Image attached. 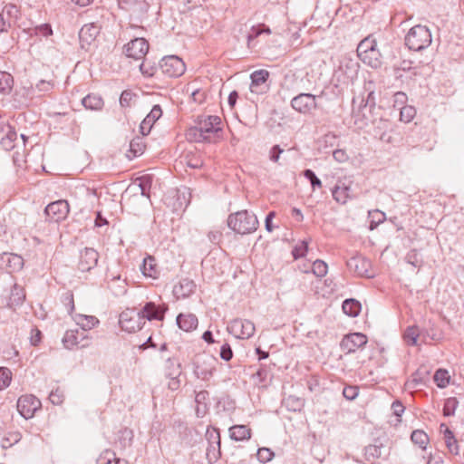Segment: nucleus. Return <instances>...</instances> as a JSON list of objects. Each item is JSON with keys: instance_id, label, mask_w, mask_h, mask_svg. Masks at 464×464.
<instances>
[{"instance_id": "1", "label": "nucleus", "mask_w": 464, "mask_h": 464, "mask_svg": "<svg viewBox=\"0 0 464 464\" xmlns=\"http://www.w3.org/2000/svg\"><path fill=\"white\" fill-rule=\"evenodd\" d=\"M221 119L216 115L198 117L196 126L188 131V137L195 141H211L212 137L222 131Z\"/></svg>"}, {"instance_id": "2", "label": "nucleus", "mask_w": 464, "mask_h": 464, "mask_svg": "<svg viewBox=\"0 0 464 464\" xmlns=\"http://www.w3.org/2000/svg\"><path fill=\"white\" fill-rule=\"evenodd\" d=\"M258 224L256 216L247 210H241L230 214L227 218V226L229 228L240 235L255 232L257 229Z\"/></svg>"}, {"instance_id": "3", "label": "nucleus", "mask_w": 464, "mask_h": 464, "mask_svg": "<svg viewBox=\"0 0 464 464\" xmlns=\"http://www.w3.org/2000/svg\"><path fill=\"white\" fill-rule=\"evenodd\" d=\"M218 360L207 353H198L192 359L193 373L202 381H208L217 371Z\"/></svg>"}, {"instance_id": "4", "label": "nucleus", "mask_w": 464, "mask_h": 464, "mask_svg": "<svg viewBox=\"0 0 464 464\" xmlns=\"http://www.w3.org/2000/svg\"><path fill=\"white\" fill-rule=\"evenodd\" d=\"M431 42L432 38L430 29L421 24L411 27L405 36L406 46L415 52L428 48Z\"/></svg>"}, {"instance_id": "5", "label": "nucleus", "mask_w": 464, "mask_h": 464, "mask_svg": "<svg viewBox=\"0 0 464 464\" xmlns=\"http://www.w3.org/2000/svg\"><path fill=\"white\" fill-rule=\"evenodd\" d=\"M160 69L163 74L170 78L181 76L186 70L185 63L176 55L165 56L160 62Z\"/></svg>"}, {"instance_id": "6", "label": "nucleus", "mask_w": 464, "mask_h": 464, "mask_svg": "<svg viewBox=\"0 0 464 464\" xmlns=\"http://www.w3.org/2000/svg\"><path fill=\"white\" fill-rule=\"evenodd\" d=\"M255 324L249 320L234 319L229 322L227 331L239 339H249L255 334Z\"/></svg>"}, {"instance_id": "7", "label": "nucleus", "mask_w": 464, "mask_h": 464, "mask_svg": "<svg viewBox=\"0 0 464 464\" xmlns=\"http://www.w3.org/2000/svg\"><path fill=\"white\" fill-rule=\"evenodd\" d=\"M119 323L123 331L134 333L143 327L145 321L132 309L122 312L120 314Z\"/></svg>"}, {"instance_id": "8", "label": "nucleus", "mask_w": 464, "mask_h": 464, "mask_svg": "<svg viewBox=\"0 0 464 464\" xmlns=\"http://www.w3.org/2000/svg\"><path fill=\"white\" fill-rule=\"evenodd\" d=\"M41 401L34 395H23L17 401V411L25 420L34 417L41 408Z\"/></svg>"}, {"instance_id": "9", "label": "nucleus", "mask_w": 464, "mask_h": 464, "mask_svg": "<svg viewBox=\"0 0 464 464\" xmlns=\"http://www.w3.org/2000/svg\"><path fill=\"white\" fill-rule=\"evenodd\" d=\"M291 106L300 113H310L317 108L316 96L311 93H300L292 99Z\"/></svg>"}, {"instance_id": "10", "label": "nucleus", "mask_w": 464, "mask_h": 464, "mask_svg": "<svg viewBox=\"0 0 464 464\" xmlns=\"http://www.w3.org/2000/svg\"><path fill=\"white\" fill-rule=\"evenodd\" d=\"M70 211L69 203L64 199L48 204L44 209L46 216L53 222L64 220Z\"/></svg>"}, {"instance_id": "11", "label": "nucleus", "mask_w": 464, "mask_h": 464, "mask_svg": "<svg viewBox=\"0 0 464 464\" xmlns=\"http://www.w3.org/2000/svg\"><path fill=\"white\" fill-rule=\"evenodd\" d=\"M367 337L361 333H353L344 335L340 343V348L345 353H352L356 352L359 348L367 343Z\"/></svg>"}, {"instance_id": "12", "label": "nucleus", "mask_w": 464, "mask_h": 464, "mask_svg": "<svg viewBox=\"0 0 464 464\" xmlns=\"http://www.w3.org/2000/svg\"><path fill=\"white\" fill-rule=\"evenodd\" d=\"M346 266L350 272L358 276L372 277V275L369 273L371 267V261L362 255L352 256L346 261Z\"/></svg>"}, {"instance_id": "13", "label": "nucleus", "mask_w": 464, "mask_h": 464, "mask_svg": "<svg viewBox=\"0 0 464 464\" xmlns=\"http://www.w3.org/2000/svg\"><path fill=\"white\" fill-rule=\"evenodd\" d=\"M168 307L163 305H157L154 302H147L143 307L137 312L143 321H162Z\"/></svg>"}, {"instance_id": "14", "label": "nucleus", "mask_w": 464, "mask_h": 464, "mask_svg": "<svg viewBox=\"0 0 464 464\" xmlns=\"http://www.w3.org/2000/svg\"><path fill=\"white\" fill-rule=\"evenodd\" d=\"M149 51V43L144 38H135L125 45L126 55L135 60L145 57Z\"/></svg>"}, {"instance_id": "15", "label": "nucleus", "mask_w": 464, "mask_h": 464, "mask_svg": "<svg viewBox=\"0 0 464 464\" xmlns=\"http://www.w3.org/2000/svg\"><path fill=\"white\" fill-rule=\"evenodd\" d=\"M99 258L98 252L91 247H85L80 253L78 269L82 272H88L97 266Z\"/></svg>"}, {"instance_id": "16", "label": "nucleus", "mask_w": 464, "mask_h": 464, "mask_svg": "<svg viewBox=\"0 0 464 464\" xmlns=\"http://www.w3.org/2000/svg\"><path fill=\"white\" fill-rule=\"evenodd\" d=\"M359 63L352 59H344L341 62L337 71V77L340 82H348L352 81L358 72Z\"/></svg>"}, {"instance_id": "17", "label": "nucleus", "mask_w": 464, "mask_h": 464, "mask_svg": "<svg viewBox=\"0 0 464 464\" xmlns=\"http://www.w3.org/2000/svg\"><path fill=\"white\" fill-rule=\"evenodd\" d=\"M0 131L4 132L0 144L5 150H11L17 146V133L9 124H0Z\"/></svg>"}, {"instance_id": "18", "label": "nucleus", "mask_w": 464, "mask_h": 464, "mask_svg": "<svg viewBox=\"0 0 464 464\" xmlns=\"http://www.w3.org/2000/svg\"><path fill=\"white\" fill-rule=\"evenodd\" d=\"M162 110L160 105L156 104L152 107L150 113L144 118L140 125V132L143 136L150 134L154 123L161 117Z\"/></svg>"}, {"instance_id": "19", "label": "nucleus", "mask_w": 464, "mask_h": 464, "mask_svg": "<svg viewBox=\"0 0 464 464\" xmlns=\"http://www.w3.org/2000/svg\"><path fill=\"white\" fill-rule=\"evenodd\" d=\"M269 77V72L264 69L255 71L251 73L250 91L259 93L263 92L262 85L266 83Z\"/></svg>"}, {"instance_id": "20", "label": "nucleus", "mask_w": 464, "mask_h": 464, "mask_svg": "<svg viewBox=\"0 0 464 464\" xmlns=\"http://www.w3.org/2000/svg\"><path fill=\"white\" fill-rule=\"evenodd\" d=\"M195 289L196 284L193 280L183 278L174 286L173 293L178 298H186L193 294Z\"/></svg>"}, {"instance_id": "21", "label": "nucleus", "mask_w": 464, "mask_h": 464, "mask_svg": "<svg viewBox=\"0 0 464 464\" xmlns=\"http://www.w3.org/2000/svg\"><path fill=\"white\" fill-rule=\"evenodd\" d=\"M177 324L181 330L191 332L198 327V320L193 314H179L177 316Z\"/></svg>"}, {"instance_id": "22", "label": "nucleus", "mask_w": 464, "mask_h": 464, "mask_svg": "<svg viewBox=\"0 0 464 464\" xmlns=\"http://www.w3.org/2000/svg\"><path fill=\"white\" fill-rule=\"evenodd\" d=\"M229 437L235 441H245L251 438V429L246 425H234L229 428Z\"/></svg>"}, {"instance_id": "23", "label": "nucleus", "mask_w": 464, "mask_h": 464, "mask_svg": "<svg viewBox=\"0 0 464 464\" xmlns=\"http://www.w3.org/2000/svg\"><path fill=\"white\" fill-rule=\"evenodd\" d=\"M118 5L121 10L132 13L147 10V4L144 0H118Z\"/></svg>"}, {"instance_id": "24", "label": "nucleus", "mask_w": 464, "mask_h": 464, "mask_svg": "<svg viewBox=\"0 0 464 464\" xmlns=\"http://www.w3.org/2000/svg\"><path fill=\"white\" fill-rule=\"evenodd\" d=\"M152 184V177L150 175H143L140 178H137L132 185L130 186L129 188L132 189H140V194L144 197H150V189Z\"/></svg>"}, {"instance_id": "25", "label": "nucleus", "mask_w": 464, "mask_h": 464, "mask_svg": "<svg viewBox=\"0 0 464 464\" xmlns=\"http://www.w3.org/2000/svg\"><path fill=\"white\" fill-rule=\"evenodd\" d=\"M82 104L87 110L101 111L104 106V102L100 95L91 93L82 100Z\"/></svg>"}, {"instance_id": "26", "label": "nucleus", "mask_w": 464, "mask_h": 464, "mask_svg": "<svg viewBox=\"0 0 464 464\" xmlns=\"http://www.w3.org/2000/svg\"><path fill=\"white\" fill-rule=\"evenodd\" d=\"M2 260L10 268V272H18L24 266L23 257L16 254L5 253L2 256Z\"/></svg>"}, {"instance_id": "27", "label": "nucleus", "mask_w": 464, "mask_h": 464, "mask_svg": "<svg viewBox=\"0 0 464 464\" xmlns=\"http://www.w3.org/2000/svg\"><path fill=\"white\" fill-rule=\"evenodd\" d=\"M14 9L15 6L12 5H6L5 6L0 5V33L7 32L11 27L10 15Z\"/></svg>"}, {"instance_id": "28", "label": "nucleus", "mask_w": 464, "mask_h": 464, "mask_svg": "<svg viewBox=\"0 0 464 464\" xmlns=\"http://www.w3.org/2000/svg\"><path fill=\"white\" fill-rule=\"evenodd\" d=\"M24 289L21 285L14 284L11 290L8 305L11 308H15L16 306H20L24 303Z\"/></svg>"}, {"instance_id": "29", "label": "nucleus", "mask_w": 464, "mask_h": 464, "mask_svg": "<svg viewBox=\"0 0 464 464\" xmlns=\"http://www.w3.org/2000/svg\"><path fill=\"white\" fill-rule=\"evenodd\" d=\"M365 64L371 66L372 68L377 69L381 67L382 62V54L377 47L373 48L371 52L363 54L362 57L360 58Z\"/></svg>"}, {"instance_id": "30", "label": "nucleus", "mask_w": 464, "mask_h": 464, "mask_svg": "<svg viewBox=\"0 0 464 464\" xmlns=\"http://www.w3.org/2000/svg\"><path fill=\"white\" fill-rule=\"evenodd\" d=\"M343 311L345 314L351 317H356L362 309L361 303L355 299H345L342 305Z\"/></svg>"}, {"instance_id": "31", "label": "nucleus", "mask_w": 464, "mask_h": 464, "mask_svg": "<svg viewBox=\"0 0 464 464\" xmlns=\"http://www.w3.org/2000/svg\"><path fill=\"white\" fill-rule=\"evenodd\" d=\"M108 284L110 290L115 296L123 295L127 292L126 281L121 279L120 276H113Z\"/></svg>"}, {"instance_id": "32", "label": "nucleus", "mask_w": 464, "mask_h": 464, "mask_svg": "<svg viewBox=\"0 0 464 464\" xmlns=\"http://www.w3.org/2000/svg\"><path fill=\"white\" fill-rule=\"evenodd\" d=\"M375 47H377L376 40L372 35L365 37L359 43L357 46L358 56L360 58L362 57L363 54L371 52Z\"/></svg>"}, {"instance_id": "33", "label": "nucleus", "mask_w": 464, "mask_h": 464, "mask_svg": "<svg viewBox=\"0 0 464 464\" xmlns=\"http://www.w3.org/2000/svg\"><path fill=\"white\" fill-rule=\"evenodd\" d=\"M283 404L288 411H299L303 409L304 401L299 397L289 395L283 400Z\"/></svg>"}, {"instance_id": "34", "label": "nucleus", "mask_w": 464, "mask_h": 464, "mask_svg": "<svg viewBox=\"0 0 464 464\" xmlns=\"http://www.w3.org/2000/svg\"><path fill=\"white\" fill-rule=\"evenodd\" d=\"M428 374V372H422L421 369L417 370L411 376L410 380L405 382V387L407 389H415L420 385L425 383V376Z\"/></svg>"}, {"instance_id": "35", "label": "nucleus", "mask_w": 464, "mask_h": 464, "mask_svg": "<svg viewBox=\"0 0 464 464\" xmlns=\"http://www.w3.org/2000/svg\"><path fill=\"white\" fill-rule=\"evenodd\" d=\"M181 363L178 359L168 358L165 362V376L180 375Z\"/></svg>"}, {"instance_id": "36", "label": "nucleus", "mask_w": 464, "mask_h": 464, "mask_svg": "<svg viewBox=\"0 0 464 464\" xmlns=\"http://www.w3.org/2000/svg\"><path fill=\"white\" fill-rule=\"evenodd\" d=\"M140 270L145 276L155 278L157 274L155 259L151 256L144 258Z\"/></svg>"}, {"instance_id": "37", "label": "nucleus", "mask_w": 464, "mask_h": 464, "mask_svg": "<svg viewBox=\"0 0 464 464\" xmlns=\"http://www.w3.org/2000/svg\"><path fill=\"white\" fill-rule=\"evenodd\" d=\"M14 83L13 76L6 72L0 71V93L7 94L12 90Z\"/></svg>"}, {"instance_id": "38", "label": "nucleus", "mask_w": 464, "mask_h": 464, "mask_svg": "<svg viewBox=\"0 0 464 464\" xmlns=\"http://www.w3.org/2000/svg\"><path fill=\"white\" fill-rule=\"evenodd\" d=\"M78 334V330L66 331L62 340L64 347L67 349H72L75 345H77L79 343Z\"/></svg>"}, {"instance_id": "39", "label": "nucleus", "mask_w": 464, "mask_h": 464, "mask_svg": "<svg viewBox=\"0 0 464 464\" xmlns=\"http://www.w3.org/2000/svg\"><path fill=\"white\" fill-rule=\"evenodd\" d=\"M221 457L220 445L218 444H208L206 450V458L208 464L216 463Z\"/></svg>"}, {"instance_id": "40", "label": "nucleus", "mask_w": 464, "mask_h": 464, "mask_svg": "<svg viewBox=\"0 0 464 464\" xmlns=\"http://www.w3.org/2000/svg\"><path fill=\"white\" fill-rule=\"evenodd\" d=\"M53 34V29L50 24H42L30 29V35L38 37H49Z\"/></svg>"}, {"instance_id": "41", "label": "nucleus", "mask_w": 464, "mask_h": 464, "mask_svg": "<svg viewBox=\"0 0 464 464\" xmlns=\"http://www.w3.org/2000/svg\"><path fill=\"white\" fill-rule=\"evenodd\" d=\"M98 27L93 24H86L82 27L79 36L82 40L89 41L93 40L98 34Z\"/></svg>"}, {"instance_id": "42", "label": "nucleus", "mask_w": 464, "mask_h": 464, "mask_svg": "<svg viewBox=\"0 0 464 464\" xmlns=\"http://www.w3.org/2000/svg\"><path fill=\"white\" fill-rule=\"evenodd\" d=\"M411 439V441L414 444L418 445L420 448L423 450L426 449V446L429 441V437L423 430H416L412 431Z\"/></svg>"}, {"instance_id": "43", "label": "nucleus", "mask_w": 464, "mask_h": 464, "mask_svg": "<svg viewBox=\"0 0 464 464\" xmlns=\"http://www.w3.org/2000/svg\"><path fill=\"white\" fill-rule=\"evenodd\" d=\"M99 323V320L92 315H79L77 324L81 326L83 331L90 330Z\"/></svg>"}, {"instance_id": "44", "label": "nucleus", "mask_w": 464, "mask_h": 464, "mask_svg": "<svg viewBox=\"0 0 464 464\" xmlns=\"http://www.w3.org/2000/svg\"><path fill=\"white\" fill-rule=\"evenodd\" d=\"M433 378L438 387L445 388L449 384L450 377L447 370L439 369L435 372Z\"/></svg>"}, {"instance_id": "45", "label": "nucleus", "mask_w": 464, "mask_h": 464, "mask_svg": "<svg viewBox=\"0 0 464 464\" xmlns=\"http://www.w3.org/2000/svg\"><path fill=\"white\" fill-rule=\"evenodd\" d=\"M419 335L420 333L417 326H409L403 334V338L407 344L416 345Z\"/></svg>"}, {"instance_id": "46", "label": "nucleus", "mask_w": 464, "mask_h": 464, "mask_svg": "<svg viewBox=\"0 0 464 464\" xmlns=\"http://www.w3.org/2000/svg\"><path fill=\"white\" fill-rule=\"evenodd\" d=\"M458 405L459 401L455 397L446 399L443 405V415L445 417L453 416Z\"/></svg>"}, {"instance_id": "47", "label": "nucleus", "mask_w": 464, "mask_h": 464, "mask_svg": "<svg viewBox=\"0 0 464 464\" xmlns=\"http://www.w3.org/2000/svg\"><path fill=\"white\" fill-rule=\"evenodd\" d=\"M328 266L327 264L321 260H315L312 265V272L317 277H323L327 274Z\"/></svg>"}, {"instance_id": "48", "label": "nucleus", "mask_w": 464, "mask_h": 464, "mask_svg": "<svg viewBox=\"0 0 464 464\" xmlns=\"http://www.w3.org/2000/svg\"><path fill=\"white\" fill-rule=\"evenodd\" d=\"M12 380V372L8 368L0 367V391L9 386Z\"/></svg>"}, {"instance_id": "49", "label": "nucleus", "mask_w": 464, "mask_h": 464, "mask_svg": "<svg viewBox=\"0 0 464 464\" xmlns=\"http://www.w3.org/2000/svg\"><path fill=\"white\" fill-rule=\"evenodd\" d=\"M308 251V242L303 240L299 242L292 250V255L295 259L301 258L305 256Z\"/></svg>"}, {"instance_id": "50", "label": "nucleus", "mask_w": 464, "mask_h": 464, "mask_svg": "<svg viewBox=\"0 0 464 464\" xmlns=\"http://www.w3.org/2000/svg\"><path fill=\"white\" fill-rule=\"evenodd\" d=\"M416 115V110L412 106H404L400 111V120L404 122H410Z\"/></svg>"}, {"instance_id": "51", "label": "nucleus", "mask_w": 464, "mask_h": 464, "mask_svg": "<svg viewBox=\"0 0 464 464\" xmlns=\"http://www.w3.org/2000/svg\"><path fill=\"white\" fill-rule=\"evenodd\" d=\"M206 439L208 444L220 445V433L217 428H208L206 431Z\"/></svg>"}, {"instance_id": "52", "label": "nucleus", "mask_w": 464, "mask_h": 464, "mask_svg": "<svg viewBox=\"0 0 464 464\" xmlns=\"http://www.w3.org/2000/svg\"><path fill=\"white\" fill-rule=\"evenodd\" d=\"M405 260L408 264L411 265L414 267H420L422 265V260L415 249H412L407 253Z\"/></svg>"}, {"instance_id": "53", "label": "nucleus", "mask_w": 464, "mask_h": 464, "mask_svg": "<svg viewBox=\"0 0 464 464\" xmlns=\"http://www.w3.org/2000/svg\"><path fill=\"white\" fill-rule=\"evenodd\" d=\"M257 459L262 463H266L274 458V452L268 448H260L256 452Z\"/></svg>"}, {"instance_id": "54", "label": "nucleus", "mask_w": 464, "mask_h": 464, "mask_svg": "<svg viewBox=\"0 0 464 464\" xmlns=\"http://www.w3.org/2000/svg\"><path fill=\"white\" fill-rule=\"evenodd\" d=\"M116 459V454L111 450H104L96 459V464H110Z\"/></svg>"}, {"instance_id": "55", "label": "nucleus", "mask_w": 464, "mask_h": 464, "mask_svg": "<svg viewBox=\"0 0 464 464\" xmlns=\"http://www.w3.org/2000/svg\"><path fill=\"white\" fill-rule=\"evenodd\" d=\"M304 176L306 179H308L311 183L312 188L314 189L315 188L322 187L321 179L315 175V173L312 169H304Z\"/></svg>"}, {"instance_id": "56", "label": "nucleus", "mask_w": 464, "mask_h": 464, "mask_svg": "<svg viewBox=\"0 0 464 464\" xmlns=\"http://www.w3.org/2000/svg\"><path fill=\"white\" fill-rule=\"evenodd\" d=\"M344 189L345 188H343L342 185L337 184L332 191L333 198L341 204H344L347 201V197L344 194Z\"/></svg>"}, {"instance_id": "57", "label": "nucleus", "mask_w": 464, "mask_h": 464, "mask_svg": "<svg viewBox=\"0 0 464 464\" xmlns=\"http://www.w3.org/2000/svg\"><path fill=\"white\" fill-rule=\"evenodd\" d=\"M143 150H144V145H143L140 138L133 139L130 141V151L133 153L134 157L142 154Z\"/></svg>"}, {"instance_id": "58", "label": "nucleus", "mask_w": 464, "mask_h": 464, "mask_svg": "<svg viewBox=\"0 0 464 464\" xmlns=\"http://www.w3.org/2000/svg\"><path fill=\"white\" fill-rule=\"evenodd\" d=\"M54 83L51 81L41 80L35 85V90L40 93H46L53 90Z\"/></svg>"}, {"instance_id": "59", "label": "nucleus", "mask_w": 464, "mask_h": 464, "mask_svg": "<svg viewBox=\"0 0 464 464\" xmlns=\"http://www.w3.org/2000/svg\"><path fill=\"white\" fill-rule=\"evenodd\" d=\"M135 95L129 90H125L121 92L120 97V104L121 107H130L132 99Z\"/></svg>"}, {"instance_id": "60", "label": "nucleus", "mask_w": 464, "mask_h": 464, "mask_svg": "<svg viewBox=\"0 0 464 464\" xmlns=\"http://www.w3.org/2000/svg\"><path fill=\"white\" fill-rule=\"evenodd\" d=\"M359 393V389L357 386H346L343 388V395L345 399L349 401L354 400Z\"/></svg>"}, {"instance_id": "61", "label": "nucleus", "mask_w": 464, "mask_h": 464, "mask_svg": "<svg viewBox=\"0 0 464 464\" xmlns=\"http://www.w3.org/2000/svg\"><path fill=\"white\" fill-rule=\"evenodd\" d=\"M208 399H209V393L208 391L202 390V391L196 392V395H195L196 404L208 406Z\"/></svg>"}, {"instance_id": "62", "label": "nucleus", "mask_w": 464, "mask_h": 464, "mask_svg": "<svg viewBox=\"0 0 464 464\" xmlns=\"http://www.w3.org/2000/svg\"><path fill=\"white\" fill-rule=\"evenodd\" d=\"M140 72L147 77H151L155 74L157 68L153 65L148 64L145 62H142L140 65Z\"/></svg>"}, {"instance_id": "63", "label": "nucleus", "mask_w": 464, "mask_h": 464, "mask_svg": "<svg viewBox=\"0 0 464 464\" xmlns=\"http://www.w3.org/2000/svg\"><path fill=\"white\" fill-rule=\"evenodd\" d=\"M220 357L226 362H228L233 357V351L228 343H224L220 348Z\"/></svg>"}, {"instance_id": "64", "label": "nucleus", "mask_w": 464, "mask_h": 464, "mask_svg": "<svg viewBox=\"0 0 464 464\" xmlns=\"http://www.w3.org/2000/svg\"><path fill=\"white\" fill-rule=\"evenodd\" d=\"M133 438V432L130 430L125 429L121 431V443L123 447L130 446Z\"/></svg>"}]
</instances>
